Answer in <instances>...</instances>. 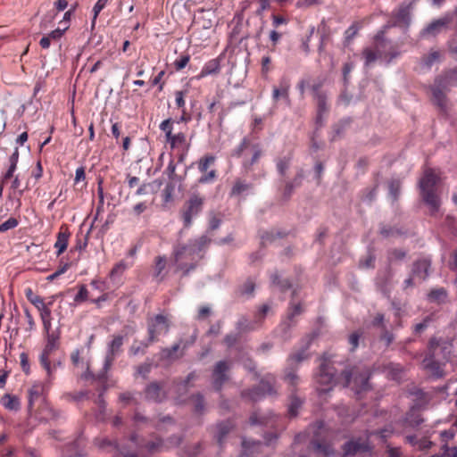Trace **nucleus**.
Masks as SVG:
<instances>
[{
  "instance_id": "5",
  "label": "nucleus",
  "mask_w": 457,
  "mask_h": 457,
  "mask_svg": "<svg viewBox=\"0 0 457 457\" xmlns=\"http://www.w3.org/2000/svg\"><path fill=\"white\" fill-rule=\"evenodd\" d=\"M276 379L275 377L268 374L263 377L259 385L245 389L241 392V396L245 399H249L252 402H258L266 395H274L277 391L275 389Z\"/></svg>"
},
{
  "instance_id": "50",
  "label": "nucleus",
  "mask_w": 457,
  "mask_h": 457,
  "mask_svg": "<svg viewBox=\"0 0 457 457\" xmlns=\"http://www.w3.org/2000/svg\"><path fill=\"white\" fill-rule=\"evenodd\" d=\"M390 42V40L385 37L384 30H379L374 37V47L380 51L381 49H386Z\"/></svg>"
},
{
  "instance_id": "4",
  "label": "nucleus",
  "mask_w": 457,
  "mask_h": 457,
  "mask_svg": "<svg viewBox=\"0 0 457 457\" xmlns=\"http://www.w3.org/2000/svg\"><path fill=\"white\" fill-rule=\"evenodd\" d=\"M337 379L343 382L341 375L337 378L334 362L325 356L321 357L318 371L314 374V380L317 384L328 387L320 389V392L326 393L331 390Z\"/></svg>"
},
{
  "instance_id": "16",
  "label": "nucleus",
  "mask_w": 457,
  "mask_h": 457,
  "mask_svg": "<svg viewBox=\"0 0 457 457\" xmlns=\"http://www.w3.org/2000/svg\"><path fill=\"white\" fill-rule=\"evenodd\" d=\"M343 456H353L361 453H368L370 447L367 441L361 438H352L342 445Z\"/></svg>"
},
{
  "instance_id": "6",
  "label": "nucleus",
  "mask_w": 457,
  "mask_h": 457,
  "mask_svg": "<svg viewBox=\"0 0 457 457\" xmlns=\"http://www.w3.org/2000/svg\"><path fill=\"white\" fill-rule=\"evenodd\" d=\"M353 379V389L356 394H361L370 389L369 380L370 378V373L369 370H364L360 373H353L351 370H344L341 372V379L343 380V386L347 387L352 383Z\"/></svg>"
},
{
  "instance_id": "18",
  "label": "nucleus",
  "mask_w": 457,
  "mask_h": 457,
  "mask_svg": "<svg viewBox=\"0 0 457 457\" xmlns=\"http://www.w3.org/2000/svg\"><path fill=\"white\" fill-rule=\"evenodd\" d=\"M304 177V170L299 169L292 179L284 181V187L280 188L283 201L287 202L290 200L295 189L302 186Z\"/></svg>"
},
{
  "instance_id": "60",
  "label": "nucleus",
  "mask_w": 457,
  "mask_h": 457,
  "mask_svg": "<svg viewBox=\"0 0 457 457\" xmlns=\"http://www.w3.org/2000/svg\"><path fill=\"white\" fill-rule=\"evenodd\" d=\"M379 340L384 343L386 347H388L394 342L395 335L386 327L381 329Z\"/></svg>"
},
{
  "instance_id": "39",
  "label": "nucleus",
  "mask_w": 457,
  "mask_h": 457,
  "mask_svg": "<svg viewBox=\"0 0 457 457\" xmlns=\"http://www.w3.org/2000/svg\"><path fill=\"white\" fill-rule=\"evenodd\" d=\"M243 446V453L241 454V457L250 456V454H253L254 452H259L261 448L263 446V444L259 441H247L245 439L242 442Z\"/></svg>"
},
{
  "instance_id": "59",
  "label": "nucleus",
  "mask_w": 457,
  "mask_h": 457,
  "mask_svg": "<svg viewBox=\"0 0 457 457\" xmlns=\"http://www.w3.org/2000/svg\"><path fill=\"white\" fill-rule=\"evenodd\" d=\"M378 187V186L375 185L371 188H365L362 191L361 200L363 202L372 203L377 196Z\"/></svg>"
},
{
  "instance_id": "12",
  "label": "nucleus",
  "mask_w": 457,
  "mask_h": 457,
  "mask_svg": "<svg viewBox=\"0 0 457 457\" xmlns=\"http://www.w3.org/2000/svg\"><path fill=\"white\" fill-rule=\"evenodd\" d=\"M231 362L228 361H219L215 363L212 371V386L215 391L220 392L224 384L229 380Z\"/></svg>"
},
{
  "instance_id": "34",
  "label": "nucleus",
  "mask_w": 457,
  "mask_h": 457,
  "mask_svg": "<svg viewBox=\"0 0 457 457\" xmlns=\"http://www.w3.org/2000/svg\"><path fill=\"white\" fill-rule=\"evenodd\" d=\"M220 70V64L219 59H212L204 64L200 74L198 75V78L201 79L209 75L218 74Z\"/></svg>"
},
{
  "instance_id": "28",
  "label": "nucleus",
  "mask_w": 457,
  "mask_h": 457,
  "mask_svg": "<svg viewBox=\"0 0 457 457\" xmlns=\"http://www.w3.org/2000/svg\"><path fill=\"white\" fill-rule=\"evenodd\" d=\"M424 420L418 409L413 406L405 414L403 424L411 428H416L423 423Z\"/></svg>"
},
{
  "instance_id": "62",
  "label": "nucleus",
  "mask_w": 457,
  "mask_h": 457,
  "mask_svg": "<svg viewBox=\"0 0 457 457\" xmlns=\"http://www.w3.org/2000/svg\"><path fill=\"white\" fill-rule=\"evenodd\" d=\"M175 182L176 181L168 182L162 191L163 201L165 203H169L172 200L173 194L175 191Z\"/></svg>"
},
{
  "instance_id": "10",
  "label": "nucleus",
  "mask_w": 457,
  "mask_h": 457,
  "mask_svg": "<svg viewBox=\"0 0 457 457\" xmlns=\"http://www.w3.org/2000/svg\"><path fill=\"white\" fill-rule=\"evenodd\" d=\"M124 337L120 335L114 336L112 340L108 345L107 353L104 358V362L99 378L104 382L107 378V372L112 368L116 356L121 352Z\"/></svg>"
},
{
  "instance_id": "61",
  "label": "nucleus",
  "mask_w": 457,
  "mask_h": 457,
  "mask_svg": "<svg viewBox=\"0 0 457 457\" xmlns=\"http://www.w3.org/2000/svg\"><path fill=\"white\" fill-rule=\"evenodd\" d=\"M314 100L317 102V112H319V116H322L324 112H328L327 94L318 96L314 97Z\"/></svg>"
},
{
  "instance_id": "23",
  "label": "nucleus",
  "mask_w": 457,
  "mask_h": 457,
  "mask_svg": "<svg viewBox=\"0 0 457 457\" xmlns=\"http://www.w3.org/2000/svg\"><path fill=\"white\" fill-rule=\"evenodd\" d=\"M431 268V261L428 258H422L415 261L411 268V275L419 278L422 281L426 280L429 276Z\"/></svg>"
},
{
  "instance_id": "51",
  "label": "nucleus",
  "mask_w": 457,
  "mask_h": 457,
  "mask_svg": "<svg viewBox=\"0 0 457 457\" xmlns=\"http://www.w3.org/2000/svg\"><path fill=\"white\" fill-rule=\"evenodd\" d=\"M295 370L296 367L288 365L285 370V380L293 386H295L299 381V377L297 376Z\"/></svg>"
},
{
  "instance_id": "32",
  "label": "nucleus",
  "mask_w": 457,
  "mask_h": 457,
  "mask_svg": "<svg viewBox=\"0 0 457 457\" xmlns=\"http://www.w3.org/2000/svg\"><path fill=\"white\" fill-rule=\"evenodd\" d=\"M270 282L273 286L277 287L282 293H285L293 287L291 280L289 278H281L278 271L270 275Z\"/></svg>"
},
{
  "instance_id": "14",
  "label": "nucleus",
  "mask_w": 457,
  "mask_h": 457,
  "mask_svg": "<svg viewBox=\"0 0 457 457\" xmlns=\"http://www.w3.org/2000/svg\"><path fill=\"white\" fill-rule=\"evenodd\" d=\"M310 448L318 457H334L336 454L333 442L326 437L315 436L310 442Z\"/></svg>"
},
{
  "instance_id": "31",
  "label": "nucleus",
  "mask_w": 457,
  "mask_h": 457,
  "mask_svg": "<svg viewBox=\"0 0 457 457\" xmlns=\"http://www.w3.org/2000/svg\"><path fill=\"white\" fill-rule=\"evenodd\" d=\"M251 151L253 153L252 157L250 159H245L242 162L243 168L245 170V171H250L252 170V167L258 162L260 160L262 151V148L258 144H253L251 145Z\"/></svg>"
},
{
  "instance_id": "2",
  "label": "nucleus",
  "mask_w": 457,
  "mask_h": 457,
  "mask_svg": "<svg viewBox=\"0 0 457 457\" xmlns=\"http://www.w3.org/2000/svg\"><path fill=\"white\" fill-rule=\"evenodd\" d=\"M453 87H457V66L444 70L435 78L434 83L430 86L433 102L442 112L446 111V93Z\"/></svg>"
},
{
  "instance_id": "27",
  "label": "nucleus",
  "mask_w": 457,
  "mask_h": 457,
  "mask_svg": "<svg viewBox=\"0 0 457 457\" xmlns=\"http://www.w3.org/2000/svg\"><path fill=\"white\" fill-rule=\"evenodd\" d=\"M96 444L100 449H105L107 447L112 448L117 453L116 457H137L135 453L128 452L124 449H120L116 441L104 438L98 440Z\"/></svg>"
},
{
  "instance_id": "11",
  "label": "nucleus",
  "mask_w": 457,
  "mask_h": 457,
  "mask_svg": "<svg viewBox=\"0 0 457 457\" xmlns=\"http://www.w3.org/2000/svg\"><path fill=\"white\" fill-rule=\"evenodd\" d=\"M216 157L212 154H205L197 161V169L202 173L197 179L198 184H210L216 180L218 175L217 170L209 168L214 164Z\"/></svg>"
},
{
  "instance_id": "15",
  "label": "nucleus",
  "mask_w": 457,
  "mask_h": 457,
  "mask_svg": "<svg viewBox=\"0 0 457 457\" xmlns=\"http://www.w3.org/2000/svg\"><path fill=\"white\" fill-rule=\"evenodd\" d=\"M452 20L453 18L450 14L434 20L420 31V37H436L447 29Z\"/></svg>"
},
{
  "instance_id": "38",
  "label": "nucleus",
  "mask_w": 457,
  "mask_h": 457,
  "mask_svg": "<svg viewBox=\"0 0 457 457\" xmlns=\"http://www.w3.org/2000/svg\"><path fill=\"white\" fill-rule=\"evenodd\" d=\"M303 403V400L298 397L295 392L290 395V402L288 404V415L295 418L298 415V411Z\"/></svg>"
},
{
  "instance_id": "1",
  "label": "nucleus",
  "mask_w": 457,
  "mask_h": 457,
  "mask_svg": "<svg viewBox=\"0 0 457 457\" xmlns=\"http://www.w3.org/2000/svg\"><path fill=\"white\" fill-rule=\"evenodd\" d=\"M210 243L211 239L203 235L198 238L189 240L187 244L178 242L174 245L172 256L176 270L181 271L182 277L188 276L204 258L205 249Z\"/></svg>"
},
{
  "instance_id": "53",
  "label": "nucleus",
  "mask_w": 457,
  "mask_h": 457,
  "mask_svg": "<svg viewBox=\"0 0 457 457\" xmlns=\"http://www.w3.org/2000/svg\"><path fill=\"white\" fill-rule=\"evenodd\" d=\"M194 403V411L196 413L202 414L204 411V398L201 393L195 394L191 396Z\"/></svg>"
},
{
  "instance_id": "22",
  "label": "nucleus",
  "mask_w": 457,
  "mask_h": 457,
  "mask_svg": "<svg viewBox=\"0 0 457 457\" xmlns=\"http://www.w3.org/2000/svg\"><path fill=\"white\" fill-rule=\"evenodd\" d=\"M253 190V184L242 178H237L229 191V197H245Z\"/></svg>"
},
{
  "instance_id": "33",
  "label": "nucleus",
  "mask_w": 457,
  "mask_h": 457,
  "mask_svg": "<svg viewBox=\"0 0 457 457\" xmlns=\"http://www.w3.org/2000/svg\"><path fill=\"white\" fill-rule=\"evenodd\" d=\"M448 296L447 290L444 287L433 288L429 291L427 297L430 303L441 304L446 301Z\"/></svg>"
},
{
  "instance_id": "21",
  "label": "nucleus",
  "mask_w": 457,
  "mask_h": 457,
  "mask_svg": "<svg viewBox=\"0 0 457 457\" xmlns=\"http://www.w3.org/2000/svg\"><path fill=\"white\" fill-rule=\"evenodd\" d=\"M418 0H411L409 3L405 1L402 3L395 14V25H403L408 28L411 24V12L413 5Z\"/></svg>"
},
{
  "instance_id": "24",
  "label": "nucleus",
  "mask_w": 457,
  "mask_h": 457,
  "mask_svg": "<svg viewBox=\"0 0 457 457\" xmlns=\"http://www.w3.org/2000/svg\"><path fill=\"white\" fill-rule=\"evenodd\" d=\"M312 341V337H308L303 345L296 353H291L288 356L287 363L289 366L297 365L310 357V354L308 353V349L310 348Z\"/></svg>"
},
{
  "instance_id": "52",
  "label": "nucleus",
  "mask_w": 457,
  "mask_h": 457,
  "mask_svg": "<svg viewBox=\"0 0 457 457\" xmlns=\"http://www.w3.org/2000/svg\"><path fill=\"white\" fill-rule=\"evenodd\" d=\"M153 368V362L149 359L136 368V374L141 376L143 378H147L148 374L151 372Z\"/></svg>"
},
{
  "instance_id": "8",
  "label": "nucleus",
  "mask_w": 457,
  "mask_h": 457,
  "mask_svg": "<svg viewBox=\"0 0 457 457\" xmlns=\"http://www.w3.org/2000/svg\"><path fill=\"white\" fill-rule=\"evenodd\" d=\"M204 199L196 194H193L185 202L180 210V216L185 228H189L193 218L196 217L203 210Z\"/></svg>"
},
{
  "instance_id": "17",
  "label": "nucleus",
  "mask_w": 457,
  "mask_h": 457,
  "mask_svg": "<svg viewBox=\"0 0 457 457\" xmlns=\"http://www.w3.org/2000/svg\"><path fill=\"white\" fill-rule=\"evenodd\" d=\"M443 361L436 357L432 351L427 352L422 361L424 370H428L431 375L436 378H441L445 376L443 370Z\"/></svg>"
},
{
  "instance_id": "36",
  "label": "nucleus",
  "mask_w": 457,
  "mask_h": 457,
  "mask_svg": "<svg viewBox=\"0 0 457 457\" xmlns=\"http://www.w3.org/2000/svg\"><path fill=\"white\" fill-rule=\"evenodd\" d=\"M44 390L45 386L41 383H36L29 389V409H31L34 402L43 395Z\"/></svg>"
},
{
  "instance_id": "64",
  "label": "nucleus",
  "mask_w": 457,
  "mask_h": 457,
  "mask_svg": "<svg viewBox=\"0 0 457 457\" xmlns=\"http://www.w3.org/2000/svg\"><path fill=\"white\" fill-rule=\"evenodd\" d=\"M88 298V291L87 289V287L85 285H80L79 287V292L74 297V302L76 303H80L85 301H87Z\"/></svg>"
},
{
  "instance_id": "48",
  "label": "nucleus",
  "mask_w": 457,
  "mask_h": 457,
  "mask_svg": "<svg viewBox=\"0 0 457 457\" xmlns=\"http://www.w3.org/2000/svg\"><path fill=\"white\" fill-rule=\"evenodd\" d=\"M287 236L286 232H277L274 233L273 231H264L261 235V245L262 247H264L267 243L273 242L277 237H285Z\"/></svg>"
},
{
  "instance_id": "7",
  "label": "nucleus",
  "mask_w": 457,
  "mask_h": 457,
  "mask_svg": "<svg viewBox=\"0 0 457 457\" xmlns=\"http://www.w3.org/2000/svg\"><path fill=\"white\" fill-rule=\"evenodd\" d=\"M170 329L168 319L162 314H157L147 320L148 338L142 343L144 347H149L151 344L158 340V336L167 334Z\"/></svg>"
},
{
  "instance_id": "26",
  "label": "nucleus",
  "mask_w": 457,
  "mask_h": 457,
  "mask_svg": "<svg viewBox=\"0 0 457 457\" xmlns=\"http://www.w3.org/2000/svg\"><path fill=\"white\" fill-rule=\"evenodd\" d=\"M70 236L71 233L68 227L62 225L57 234L56 241L54 243V248L57 249V256H60L67 249Z\"/></svg>"
},
{
  "instance_id": "42",
  "label": "nucleus",
  "mask_w": 457,
  "mask_h": 457,
  "mask_svg": "<svg viewBox=\"0 0 457 457\" xmlns=\"http://www.w3.org/2000/svg\"><path fill=\"white\" fill-rule=\"evenodd\" d=\"M162 185V182L160 179H155L150 183H144L137 189L136 195H143L148 194L149 191L154 192L158 190Z\"/></svg>"
},
{
  "instance_id": "25",
  "label": "nucleus",
  "mask_w": 457,
  "mask_h": 457,
  "mask_svg": "<svg viewBox=\"0 0 457 457\" xmlns=\"http://www.w3.org/2000/svg\"><path fill=\"white\" fill-rule=\"evenodd\" d=\"M234 428V423L229 420H223L216 424L215 426V434L214 438L216 439L218 445L221 447L224 440L227 436L230 433V431Z\"/></svg>"
},
{
  "instance_id": "57",
  "label": "nucleus",
  "mask_w": 457,
  "mask_h": 457,
  "mask_svg": "<svg viewBox=\"0 0 457 457\" xmlns=\"http://www.w3.org/2000/svg\"><path fill=\"white\" fill-rule=\"evenodd\" d=\"M236 327L239 334L254 329L253 325L245 316L237 320Z\"/></svg>"
},
{
  "instance_id": "40",
  "label": "nucleus",
  "mask_w": 457,
  "mask_h": 457,
  "mask_svg": "<svg viewBox=\"0 0 457 457\" xmlns=\"http://www.w3.org/2000/svg\"><path fill=\"white\" fill-rule=\"evenodd\" d=\"M2 405L10 411H17L20 408V401L16 395L5 394L1 399Z\"/></svg>"
},
{
  "instance_id": "55",
  "label": "nucleus",
  "mask_w": 457,
  "mask_h": 457,
  "mask_svg": "<svg viewBox=\"0 0 457 457\" xmlns=\"http://www.w3.org/2000/svg\"><path fill=\"white\" fill-rule=\"evenodd\" d=\"M180 345L175 344L171 347H166L162 348L161 350V359L162 360H172L174 359V354L177 353V351L179 349Z\"/></svg>"
},
{
  "instance_id": "29",
  "label": "nucleus",
  "mask_w": 457,
  "mask_h": 457,
  "mask_svg": "<svg viewBox=\"0 0 457 457\" xmlns=\"http://www.w3.org/2000/svg\"><path fill=\"white\" fill-rule=\"evenodd\" d=\"M130 442L134 444L137 447H143L145 446L147 451L151 453L162 451L163 448V442L161 438H156L154 441L148 442L145 445H143L141 443H139L138 436L137 434H132L129 438Z\"/></svg>"
},
{
  "instance_id": "19",
  "label": "nucleus",
  "mask_w": 457,
  "mask_h": 457,
  "mask_svg": "<svg viewBox=\"0 0 457 457\" xmlns=\"http://www.w3.org/2000/svg\"><path fill=\"white\" fill-rule=\"evenodd\" d=\"M303 312V308L301 303H289L287 308L286 319L281 322V328L284 333L289 332V330L295 326L296 320L295 318L301 315Z\"/></svg>"
},
{
  "instance_id": "63",
  "label": "nucleus",
  "mask_w": 457,
  "mask_h": 457,
  "mask_svg": "<svg viewBox=\"0 0 457 457\" xmlns=\"http://www.w3.org/2000/svg\"><path fill=\"white\" fill-rule=\"evenodd\" d=\"M165 173L167 174L170 181H181V178L176 174V164L174 161H170Z\"/></svg>"
},
{
  "instance_id": "56",
  "label": "nucleus",
  "mask_w": 457,
  "mask_h": 457,
  "mask_svg": "<svg viewBox=\"0 0 457 457\" xmlns=\"http://www.w3.org/2000/svg\"><path fill=\"white\" fill-rule=\"evenodd\" d=\"M106 382H107V378L105 379L104 382H103L101 380V385H102L101 391H100V393L98 395V397H97V399L96 401V404L99 407V411H100L101 414L104 412L105 407H106V403H105V401L104 399V392L107 389Z\"/></svg>"
},
{
  "instance_id": "49",
  "label": "nucleus",
  "mask_w": 457,
  "mask_h": 457,
  "mask_svg": "<svg viewBox=\"0 0 457 457\" xmlns=\"http://www.w3.org/2000/svg\"><path fill=\"white\" fill-rule=\"evenodd\" d=\"M60 336L56 332L48 333L46 335V344L44 349L54 352L59 347Z\"/></svg>"
},
{
  "instance_id": "43",
  "label": "nucleus",
  "mask_w": 457,
  "mask_h": 457,
  "mask_svg": "<svg viewBox=\"0 0 457 457\" xmlns=\"http://www.w3.org/2000/svg\"><path fill=\"white\" fill-rule=\"evenodd\" d=\"M197 378L195 371L190 372L184 379L176 378L173 380V385L178 387V390L182 389L183 393L187 392L189 384L192 380Z\"/></svg>"
},
{
  "instance_id": "37",
  "label": "nucleus",
  "mask_w": 457,
  "mask_h": 457,
  "mask_svg": "<svg viewBox=\"0 0 457 457\" xmlns=\"http://www.w3.org/2000/svg\"><path fill=\"white\" fill-rule=\"evenodd\" d=\"M292 155L288 154L280 158H278L276 161V167L278 174L284 178L287 175V170H289L292 162Z\"/></svg>"
},
{
  "instance_id": "54",
  "label": "nucleus",
  "mask_w": 457,
  "mask_h": 457,
  "mask_svg": "<svg viewBox=\"0 0 457 457\" xmlns=\"http://www.w3.org/2000/svg\"><path fill=\"white\" fill-rule=\"evenodd\" d=\"M251 145H251L250 139L246 137H244L242 139L241 143L239 144V145L233 150L231 156L236 157V158L242 157L244 151L247 148H251Z\"/></svg>"
},
{
  "instance_id": "41",
  "label": "nucleus",
  "mask_w": 457,
  "mask_h": 457,
  "mask_svg": "<svg viewBox=\"0 0 457 457\" xmlns=\"http://www.w3.org/2000/svg\"><path fill=\"white\" fill-rule=\"evenodd\" d=\"M407 256V251L398 248H392L387 251V262L389 264L402 262Z\"/></svg>"
},
{
  "instance_id": "47",
  "label": "nucleus",
  "mask_w": 457,
  "mask_h": 457,
  "mask_svg": "<svg viewBox=\"0 0 457 457\" xmlns=\"http://www.w3.org/2000/svg\"><path fill=\"white\" fill-rule=\"evenodd\" d=\"M379 234L382 237L388 238L390 237L403 235V232L400 228L381 223L379 225Z\"/></svg>"
},
{
  "instance_id": "30",
  "label": "nucleus",
  "mask_w": 457,
  "mask_h": 457,
  "mask_svg": "<svg viewBox=\"0 0 457 457\" xmlns=\"http://www.w3.org/2000/svg\"><path fill=\"white\" fill-rule=\"evenodd\" d=\"M378 52L380 59L384 60L386 65L390 64L394 59L397 58L401 54L398 47L391 42L386 49H381Z\"/></svg>"
},
{
  "instance_id": "45",
  "label": "nucleus",
  "mask_w": 457,
  "mask_h": 457,
  "mask_svg": "<svg viewBox=\"0 0 457 457\" xmlns=\"http://www.w3.org/2000/svg\"><path fill=\"white\" fill-rule=\"evenodd\" d=\"M362 56L364 58V65L366 67L370 66L373 62H375L379 57V52L374 47V49L370 47H366L362 50Z\"/></svg>"
},
{
  "instance_id": "58",
  "label": "nucleus",
  "mask_w": 457,
  "mask_h": 457,
  "mask_svg": "<svg viewBox=\"0 0 457 457\" xmlns=\"http://www.w3.org/2000/svg\"><path fill=\"white\" fill-rule=\"evenodd\" d=\"M362 334L363 332L361 330H356L349 335L348 343L351 345V352H354L358 348Z\"/></svg>"
},
{
  "instance_id": "35",
  "label": "nucleus",
  "mask_w": 457,
  "mask_h": 457,
  "mask_svg": "<svg viewBox=\"0 0 457 457\" xmlns=\"http://www.w3.org/2000/svg\"><path fill=\"white\" fill-rule=\"evenodd\" d=\"M441 61V54L439 51L431 50L428 54H425L420 59V64L422 67L430 69L434 63Z\"/></svg>"
},
{
  "instance_id": "46",
  "label": "nucleus",
  "mask_w": 457,
  "mask_h": 457,
  "mask_svg": "<svg viewBox=\"0 0 457 457\" xmlns=\"http://www.w3.org/2000/svg\"><path fill=\"white\" fill-rule=\"evenodd\" d=\"M402 183L399 179H391L388 182V194L392 201L397 202L401 194Z\"/></svg>"
},
{
  "instance_id": "20",
  "label": "nucleus",
  "mask_w": 457,
  "mask_h": 457,
  "mask_svg": "<svg viewBox=\"0 0 457 457\" xmlns=\"http://www.w3.org/2000/svg\"><path fill=\"white\" fill-rule=\"evenodd\" d=\"M290 87V79L287 77H282L278 81V86L273 87L272 100L277 103L280 98H282L289 106L291 104L289 97Z\"/></svg>"
},
{
  "instance_id": "13",
  "label": "nucleus",
  "mask_w": 457,
  "mask_h": 457,
  "mask_svg": "<svg viewBox=\"0 0 457 457\" xmlns=\"http://www.w3.org/2000/svg\"><path fill=\"white\" fill-rule=\"evenodd\" d=\"M164 381L150 382L144 389L145 399L156 403H162L168 397V392L164 389Z\"/></svg>"
},
{
  "instance_id": "44",
  "label": "nucleus",
  "mask_w": 457,
  "mask_h": 457,
  "mask_svg": "<svg viewBox=\"0 0 457 457\" xmlns=\"http://www.w3.org/2000/svg\"><path fill=\"white\" fill-rule=\"evenodd\" d=\"M326 83V78L325 77H318L315 79L312 83L309 81V88L312 94L313 98L318 96L325 95L326 92L322 91L321 88Z\"/></svg>"
},
{
  "instance_id": "3",
  "label": "nucleus",
  "mask_w": 457,
  "mask_h": 457,
  "mask_svg": "<svg viewBox=\"0 0 457 457\" xmlns=\"http://www.w3.org/2000/svg\"><path fill=\"white\" fill-rule=\"evenodd\" d=\"M439 178L433 170L428 169L420 179L419 187L422 201L428 207L430 215L436 216L441 206V200L436 193V184Z\"/></svg>"
},
{
  "instance_id": "9",
  "label": "nucleus",
  "mask_w": 457,
  "mask_h": 457,
  "mask_svg": "<svg viewBox=\"0 0 457 457\" xmlns=\"http://www.w3.org/2000/svg\"><path fill=\"white\" fill-rule=\"evenodd\" d=\"M453 343L443 337H432L429 338L427 352H433L437 359L441 360L443 363H446L451 360L453 352Z\"/></svg>"
}]
</instances>
